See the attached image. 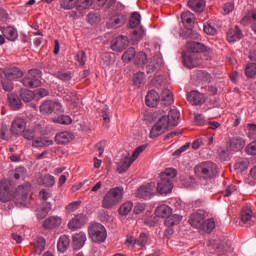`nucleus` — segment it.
<instances>
[{
  "instance_id": "1",
  "label": "nucleus",
  "mask_w": 256,
  "mask_h": 256,
  "mask_svg": "<svg viewBox=\"0 0 256 256\" xmlns=\"http://www.w3.org/2000/svg\"><path fill=\"white\" fill-rule=\"evenodd\" d=\"M31 191V184L26 182L16 188L15 193H13V185L7 179L0 182V201L2 203H7L11 201L14 197L16 203L20 205H27L29 201V192Z\"/></svg>"
},
{
  "instance_id": "2",
  "label": "nucleus",
  "mask_w": 256,
  "mask_h": 256,
  "mask_svg": "<svg viewBox=\"0 0 256 256\" xmlns=\"http://www.w3.org/2000/svg\"><path fill=\"white\" fill-rule=\"evenodd\" d=\"M179 123H181V114L179 111L177 109L170 110L167 115L159 117L158 121L150 131V138L157 139L159 135H163L168 129L177 127Z\"/></svg>"
},
{
  "instance_id": "3",
  "label": "nucleus",
  "mask_w": 256,
  "mask_h": 256,
  "mask_svg": "<svg viewBox=\"0 0 256 256\" xmlns=\"http://www.w3.org/2000/svg\"><path fill=\"white\" fill-rule=\"evenodd\" d=\"M177 177V170L167 168L160 174V181L157 185V193L160 195H169L173 191V181Z\"/></svg>"
},
{
  "instance_id": "4",
  "label": "nucleus",
  "mask_w": 256,
  "mask_h": 256,
  "mask_svg": "<svg viewBox=\"0 0 256 256\" xmlns=\"http://www.w3.org/2000/svg\"><path fill=\"white\" fill-rule=\"evenodd\" d=\"M125 195V189L122 186L111 188L103 197L102 207L103 209H113L117 207Z\"/></svg>"
},
{
  "instance_id": "5",
  "label": "nucleus",
  "mask_w": 256,
  "mask_h": 256,
  "mask_svg": "<svg viewBox=\"0 0 256 256\" xmlns=\"http://www.w3.org/2000/svg\"><path fill=\"white\" fill-rule=\"evenodd\" d=\"M194 173L200 179H211L217 175V164L206 161L195 166Z\"/></svg>"
},
{
  "instance_id": "6",
  "label": "nucleus",
  "mask_w": 256,
  "mask_h": 256,
  "mask_svg": "<svg viewBox=\"0 0 256 256\" xmlns=\"http://www.w3.org/2000/svg\"><path fill=\"white\" fill-rule=\"evenodd\" d=\"M129 26L131 29H134L132 32V41L138 43V41L143 39V35H145V31L141 27V14L133 12L130 16Z\"/></svg>"
},
{
  "instance_id": "7",
  "label": "nucleus",
  "mask_w": 256,
  "mask_h": 256,
  "mask_svg": "<svg viewBox=\"0 0 256 256\" xmlns=\"http://www.w3.org/2000/svg\"><path fill=\"white\" fill-rule=\"evenodd\" d=\"M88 233L93 243H105L107 240V229L101 223H94L88 228Z\"/></svg>"
},
{
  "instance_id": "8",
  "label": "nucleus",
  "mask_w": 256,
  "mask_h": 256,
  "mask_svg": "<svg viewBox=\"0 0 256 256\" xmlns=\"http://www.w3.org/2000/svg\"><path fill=\"white\" fill-rule=\"evenodd\" d=\"M40 112L43 115H62L65 113V108H63V104L59 101L46 100L40 105Z\"/></svg>"
},
{
  "instance_id": "9",
  "label": "nucleus",
  "mask_w": 256,
  "mask_h": 256,
  "mask_svg": "<svg viewBox=\"0 0 256 256\" xmlns=\"http://www.w3.org/2000/svg\"><path fill=\"white\" fill-rule=\"evenodd\" d=\"M41 71L39 69L29 70L26 76L22 79L24 87L35 89L41 85Z\"/></svg>"
},
{
  "instance_id": "10",
  "label": "nucleus",
  "mask_w": 256,
  "mask_h": 256,
  "mask_svg": "<svg viewBox=\"0 0 256 256\" xmlns=\"http://www.w3.org/2000/svg\"><path fill=\"white\" fill-rule=\"evenodd\" d=\"M155 183L151 182L140 186L137 190V197L140 199L149 200L155 195Z\"/></svg>"
},
{
  "instance_id": "11",
  "label": "nucleus",
  "mask_w": 256,
  "mask_h": 256,
  "mask_svg": "<svg viewBox=\"0 0 256 256\" xmlns=\"http://www.w3.org/2000/svg\"><path fill=\"white\" fill-rule=\"evenodd\" d=\"M129 47V38L127 36H118L111 41L110 48L116 53H123Z\"/></svg>"
},
{
  "instance_id": "12",
  "label": "nucleus",
  "mask_w": 256,
  "mask_h": 256,
  "mask_svg": "<svg viewBox=\"0 0 256 256\" xmlns=\"http://www.w3.org/2000/svg\"><path fill=\"white\" fill-rule=\"evenodd\" d=\"M27 127V122H25V119L23 118H17L14 121H12L10 133L12 137H19V135H23V132L25 131Z\"/></svg>"
},
{
  "instance_id": "13",
  "label": "nucleus",
  "mask_w": 256,
  "mask_h": 256,
  "mask_svg": "<svg viewBox=\"0 0 256 256\" xmlns=\"http://www.w3.org/2000/svg\"><path fill=\"white\" fill-rule=\"evenodd\" d=\"M240 219L245 227H251L256 221V217L253 216V211L249 207H244L242 209Z\"/></svg>"
},
{
  "instance_id": "14",
  "label": "nucleus",
  "mask_w": 256,
  "mask_h": 256,
  "mask_svg": "<svg viewBox=\"0 0 256 256\" xmlns=\"http://www.w3.org/2000/svg\"><path fill=\"white\" fill-rule=\"evenodd\" d=\"M127 23V16L123 14H115L110 18L107 25L110 29H119L122 25Z\"/></svg>"
},
{
  "instance_id": "15",
  "label": "nucleus",
  "mask_w": 256,
  "mask_h": 256,
  "mask_svg": "<svg viewBox=\"0 0 256 256\" xmlns=\"http://www.w3.org/2000/svg\"><path fill=\"white\" fill-rule=\"evenodd\" d=\"M245 148V138L241 136L233 137L230 140L229 149L232 151V153H239V151H242Z\"/></svg>"
},
{
  "instance_id": "16",
  "label": "nucleus",
  "mask_w": 256,
  "mask_h": 256,
  "mask_svg": "<svg viewBox=\"0 0 256 256\" xmlns=\"http://www.w3.org/2000/svg\"><path fill=\"white\" fill-rule=\"evenodd\" d=\"M187 99L191 105H203L207 98L205 97V94L200 93L198 91H191L187 95Z\"/></svg>"
},
{
  "instance_id": "17",
  "label": "nucleus",
  "mask_w": 256,
  "mask_h": 256,
  "mask_svg": "<svg viewBox=\"0 0 256 256\" xmlns=\"http://www.w3.org/2000/svg\"><path fill=\"white\" fill-rule=\"evenodd\" d=\"M126 243H128V245H138V247H147L149 236L145 233H141L138 238L131 236L127 238Z\"/></svg>"
},
{
  "instance_id": "18",
  "label": "nucleus",
  "mask_w": 256,
  "mask_h": 256,
  "mask_svg": "<svg viewBox=\"0 0 256 256\" xmlns=\"http://www.w3.org/2000/svg\"><path fill=\"white\" fill-rule=\"evenodd\" d=\"M243 38V32H241V29H239V26H235L234 28H231L227 32V41L229 43H237V41H241Z\"/></svg>"
},
{
  "instance_id": "19",
  "label": "nucleus",
  "mask_w": 256,
  "mask_h": 256,
  "mask_svg": "<svg viewBox=\"0 0 256 256\" xmlns=\"http://www.w3.org/2000/svg\"><path fill=\"white\" fill-rule=\"evenodd\" d=\"M203 221H205V213L203 212L194 213L189 219L190 225L195 227V229H201Z\"/></svg>"
},
{
  "instance_id": "20",
  "label": "nucleus",
  "mask_w": 256,
  "mask_h": 256,
  "mask_svg": "<svg viewBox=\"0 0 256 256\" xmlns=\"http://www.w3.org/2000/svg\"><path fill=\"white\" fill-rule=\"evenodd\" d=\"M27 176V168L23 166L16 167L11 173L12 181H24Z\"/></svg>"
},
{
  "instance_id": "21",
  "label": "nucleus",
  "mask_w": 256,
  "mask_h": 256,
  "mask_svg": "<svg viewBox=\"0 0 256 256\" xmlns=\"http://www.w3.org/2000/svg\"><path fill=\"white\" fill-rule=\"evenodd\" d=\"M73 133L69 131H64L56 134L55 136V142L58 145H65V143H70V141H73Z\"/></svg>"
},
{
  "instance_id": "22",
  "label": "nucleus",
  "mask_w": 256,
  "mask_h": 256,
  "mask_svg": "<svg viewBox=\"0 0 256 256\" xmlns=\"http://www.w3.org/2000/svg\"><path fill=\"white\" fill-rule=\"evenodd\" d=\"M183 63L188 69H195V67H199V65H201V61L197 58V55H184Z\"/></svg>"
},
{
  "instance_id": "23",
  "label": "nucleus",
  "mask_w": 256,
  "mask_h": 256,
  "mask_svg": "<svg viewBox=\"0 0 256 256\" xmlns=\"http://www.w3.org/2000/svg\"><path fill=\"white\" fill-rule=\"evenodd\" d=\"M62 223L61 217L57 216H51L48 219H46L42 226L44 229H57Z\"/></svg>"
},
{
  "instance_id": "24",
  "label": "nucleus",
  "mask_w": 256,
  "mask_h": 256,
  "mask_svg": "<svg viewBox=\"0 0 256 256\" xmlns=\"http://www.w3.org/2000/svg\"><path fill=\"white\" fill-rule=\"evenodd\" d=\"M85 225V216L82 214L76 215L69 223L68 227L72 231H76V229H81Z\"/></svg>"
},
{
  "instance_id": "25",
  "label": "nucleus",
  "mask_w": 256,
  "mask_h": 256,
  "mask_svg": "<svg viewBox=\"0 0 256 256\" xmlns=\"http://www.w3.org/2000/svg\"><path fill=\"white\" fill-rule=\"evenodd\" d=\"M186 49L189 53H203L208 50V48L199 42H188L186 44Z\"/></svg>"
},
{
  "instance_id": "26",
  "label": "nucleus",
  "mask_w": 256,
  "mask_h": 256,
  "mask_svg": "<svg viewBox=\"0 0 256 256\" xmlns=\"http://www.w3.org/2000/svg\"><path fill=\"white\" fill-rule=\"evenodd\" d=\"M22 76L23 71L17 67H10L4 70V77H6V79H12L13 81L14 79H21Z\"/></svg>"
},
{
  "instance_id": "27",
  "label": "nucleus",
  "mask_w": 256,
  "mask_h": 256,
  "mask_svg": "<svg viewBox=\"0 0 256 256\" xmlns=\"http://www.w3.org/2000/svg\"><path fill=\"white\" fill-rule=\"evenodd\" d=\"M182 23L186 29L193 27L195 25V14L191 11H186L181 15Z\"/></svg>"
},
{
  "instance_id": "28",
  "label": "nucleus",
  "mask_w": 256,
  "mask_h": 256,
  "mask_svg": "<svg viewBox=\"0 0 256 256\" xmlns=\"http://www.w3.org/2000/svg\"><path fill=\"white\" fill-rule=\"evenodd\" d=\"M159 93L155 90H150L146 95V105L148 107H156L159 103Z\"/></svg>"
},
{
  "instance_id": "29",
  "label": "nucleus",
  "mask_w": 256,
  "mask_h": 256,
  "mask_svg": "<svg viewBox=\"0 0 256 256\" xmlns=\"http://www.w3.org/2000/svg\"><path fill=\"white\" fill-rule=\"evenodd\" d=\"M175 99L173 98V92L165 88L161 93V104L162 105H173Z\"/></svg>"
},
{
  "instance_id": "30",
  "label": "nucleus",
  "mask_w": 256,
  "mask_h": 256,
  "mask_svg": "<svg viewBox=\"0 0 256 256\" xmlns=\"http://www.w3.org/2000/svg\"><path fill=\"white\" fill-rule=\"evenodd\" d=\"M87 241V236L84 232L77 233L73 236V247L74 249H81Z\"/></svg>"
},
{
  "instance_id": "31",
  "label": "nucleus",
  "mask_w": 256,
  "mask_h": 256,
  "mask_svg": "<svg viewBox=\"0 0 256 256\" xmlns=\"http://www.w3.org/2000/svg\"><path fill=\"white\" fill-rule=\"evenodd\" d=\"M188 7L196 13H203L205 10V0H189Z\"/></svg>"
},
{
  "instance_id": "32",
  "label": "nucleus",
  "mask_w": 256,
  "mask_h": 256,
  "mask_svg": "<svg viewBox=\"0 0 256 256\" xmlns=\"http://www.w3.org/2000/svg\"><path fill=\"white\" fill-rule=\"evenodd\" d=\"M173 209L167 205H161L156 208L155 215L156 217H162V218H168L170 215H172Z\"/></svg>"
},
{
  "instance_id": "33",
  "label": "nucleus",
  "mask_w": 256,
  "mask_h": 256,
  "mask_svg": "<svg viewBox=\"0 0 256 256\" xmlns=\"http://www.w3.org/2000/svg\"><path fill=\"white\" fill-rule=\"evenodd\" d=\"M8 103L14 111L19 110V108L23 105L21 103V98L17 94H9L8 95Z\"/></svg>"
},
{
  "instance_id": "34",
  "label": "nucleus",
  "mask_w": 256,
  "mask_h": 256,
  "mask_svg": "<svg viewBox=\"0 0 256 256\" xmlns=\"http://www.w3.org/2000/svg\"><path fill=\"white\" fill-rule=\"evenodd\" d=\"M135 160H133V158H129V157H125L123 159H121V161L118 163V172L119 173H125V171H127L128 167H131V165H133Z\"/></svg>"
},
{
  "instance_id": "35",
  "label": "nucleus",
  "mask_w": 256,
  "mask_h": 256,
  "mask_svg": "<svg viewBox=\"0 0 256 256\" xmlns=\"http://www.w3.org/2000/svg\"><path fill=\"white\" fill-rule=\"evenodd\" d=\"M53 145V140L37 137L32 140V147H49Z\"/></svg>"
},
{
  "instance_id": "36",
  "label": "nucleus",
  "mask_w": 256,
  "mask_h": 256,
  "mask_svg": "<svg viewBox=\"0 0 256 256\" xmlns=\"http://www.w3.org/2000/svg\"><path fill=\"white\" fill-rule=\"evenodd\" d=\"M71 243V241L69 240V236L67 235H63L59 238L58 240V251H60V253H65L66 249H69V244Z\"/></svg>"
},
{
  "instance_id": "37",
  "label": "nucleus",
  "mask_w": 256,
  "mask_h": 256,
  "mask_svg": "<svg viewBox=\"0 0 256 256\" xmlns=\"http://www.w3.org/2000/svg\"><path fill=\"white\" fill-rule=\"evenodd\" d=\"M63 99L64 101H67V103H71L74 107H77L78 105L79 98H77L75 92L69 90L65 91L63 93Z\"/></svg>"
},
{
  "instance_id": "38",
  "label": "nucleus",
  "mask_w": 256,
  "mask_h": 256,
  "mask_svg": "<svg viewBox=\"0 0 256 256\" xmlns=\"http://www.w3.org/2000/svg\"><path fill=\"white\" fill-rule=\"evenodd\" d=\"M215 229V220L213 218H209L202 222V226L200 227L201 231H205V233H211Z\"/></svg>"
},
{
  "instance_id": "39",
  "label": "nucleus",
  "mask_w": 256,
  "mask_h": 256,
  "mask_svg": "<svg viewBox=\"0 0 256 256\" xmlns=\"http://www.w3.org/2000/svg\"><path fill=\"white\" fill-rule=\"evenodd\" d=\"M133 210V203L131 201L124 202L119 208V215L122 217H127L128 213H131Z\"/></svg>"
},
{
  "instance_id": "40",
  "label": "nucleus",
  "mask_w": 256,
  "mask_h": 256,
  "mask_svg": "<svg viewBox=\"0 0 256 256\" xmlns=\"http://www.w3.org/2000/svg\"><path fill=\"white\" fill-rule=\"evenodd\" d=\"M181 219H183V217H181V215L179 214H174V215H170L166 220H165V225L167 227H173V225H179V223H181Z\"/></svg>"
},
{
  "instance_id": "41",
  "label": "nucleus",
  "mask_w": 256,
  "mask_h": 256,
  "mask_svg": "<svg viewBox=\"0 0 256 256\" xmlns=\"http://www.w3.org/2000/svg\"><path fill=\"white\" fill-rule=\"evenodd\" d=\"M22 133L24 139H26L27 141H33L37 137V128L31 127L28 129H24Z\"/></svg>"
},
{
  "instance_id": "42",
  "label": "nucleus",
  "mask_w": 256,
  "mask_h": 256,
  "mask_svg": "<svg viewBox=\"0 0 256 256\" xmlns=\"http://www.w3.org/2000/svg\"><path fill=\"white\" fill-rule=\"evenodd\" d=\"M78 3L79 0H60V7L66 11H69L71 9H75Z\"/></svg>"
},
{
  "instance_id": "43",
  "label": "nucleus",
  "mask_w": 256,
  "mask_h": 256,
  "mask_svg": "<svg viewBox=\"0 0 256 256\" xmlns=\"http://www.w3.org/2000/svg\"><path fill=\"white\" fill-rule=\"evenodd\" d=\"M160 65L159 62L157 61V58L152 57L149 60L148 65L146 66V71L147 73H155V71H157V69H159Z\"/></svg>"
},
{
  "instance_id": "44",
  "label": "nucleus",
  "mask_w": 256,
  "mask_h": 256,
  "mask_svg": "<svg viewBox=\"0 0 256 256\" xmlns=\"http://www.w3.org/2000/svg\"><path fill=\"white\" fill-rule=\"evenodd\" d=\"M249 167V160L246 158H240L236 163H235V169L236 171H240L243 173V171H246Z\"/></svg>"
},
{
  "instance_id": "45",
  "label": "nucleus",
  "mask_w": 256,
  "mask_h": 256,
  "mask_svg": "<svg viewBox=\"0 0 256 256\" xmlns=\"http://www.w3.org/2000/svg\"><path fill=\"white\" fill-rule=\"evenodd\" d=\"M184 39H193L194 41H200L201 40V35L194 31L192 27L187 28L183 35Z\"/></svg>"
},
{
  "instance_id": "46",
  "label": "nucleus",
  "mask_w": 256,
  "mask_h": 256,
  "mask_svg": "<svg viewBox=\"0 0 256 256\" xmlns=\"http://www.w3.org/2000/svg\"><path fill=\"white\" fill-rule=\"evenodd\" d=\"M34 249L37 255H41L45 251V238H37L34 243Z\"/></svg>"
},
{
  "instance_id": "47",
  "label": "nucleus",
  "mask_w": 256,
  "mask_h": 256,
  "mask_svg": "<svg viewBox=\"0 0 256 256\" xmlns=\"http://www.w3.org/2000/svg\"><path fill=\"white\" fill-rule=\"evenodd\" d=\"M136 53L135 48L130 47L123 53L122 60L125 63H129L132 59H135Z\"/></svg>"
},
{
  "instance_id": "48",
  "label": "nucleus",
  "mask_w": 256,
  "mask_h": 256,
  "mask_svg": "<svg viewBox=\"0 0 256 256\" xmlns=\"http://www.w3.org/2000/svg\"><path fill=\"white\" fill-rule=\"evenodd\" d=\"M49 211H51V204H44L40 210L37 212V219H45L47 215H49Z\"/></svg>"
},
{
  "instance_id": "49",
  "label": "nucleus",
  "mask_w": 256,
  "mask_h": 256,
  "mask_svg": "<svg viewBox=\"0 0 256 256\" xmlns=\"http://www.w3.org/2000/svg\"><path fill=\"white\" fill-rule=\"evenodd\" d=\"M5 35H6V39H8V41H17V37H19V34L13 27L6 28Z\"/></svg>"
},
{
  "instance_id": "50",
  "label": "nucleus",
  "mask_w": 256,
  "mask_h": 256,
  "mask_svg": "<svg viewBox=\"0 0 256 256\" xmlns=\"http://www.w3.org/2000/svg\"><path fill=\"white\" fill-rule=\"evenodd\" d=\"M246 77L253 79L256 76V63H249L245 69Z\"/></svg>"
},
{
  "instance_id": "51",
  "label": "nucleus",
  "mask_w": 256,
  "mask_h": 256,
  "mask_svg": "<svg viewBox=\"0 0 256 256\" xmlns=\"http://www.w3.org/2000/svg\"><path fill=\"white\" fill-rule=\"evenodd\" d=\"M133 81L136 87H140L141 85H143V83H145V73L144 72L136 73L133 77Z\"/></svg>"
},
{
  "instance_id": "52",
  "label": "nucleus",
  "mask_w": 256,
  "mask_h": 256,
  "mask_svg": "<svg viewBox=\"0 0 256 256\" xmlns=\"http://www.w3.org/2000/svg\"><path fill=\"white\" fill-rule=\"evenodd\" d=\"M91 5H93V0H78L76 8L78 11H83L84 9H89Z\"/></svg>"
},
{
  "instance_id": "53",
  "label": "nucleus",
  "mask_w": 256,
  "mask_h": 256,
  "mask_svg": "<svg viewBox=\"0 0 256 256\" xmlns=\"http://www.w3.org/2000/svg\"><path fill=\"white\" fill-rule=\"evenodd\" d=\"M72 121L71 117L67 115H60L54 119V123H60V125H71Z\"/></svg>"
},
{
  "instance_id": "54",
  "label": "nucleus",
  "mask_w": 256,
  "mask_h": 256,
  "mask_svg": "<svg viewBox=\"0 0 256 256\" xmlns=\"http://www.w3.org/2000/svg\"><path fill=\"white\" fill-rule=\"evenodd\" d=\"M4 91H13V80L7 77H3L1 80Z\"/></svg>"
},
{
  "instance_id": "55",
  "label": "nucleus",
  "mask_w": 256,
  "mask_h": 256,
  "mask_svg": "<svg viewBox=\"0 0 256 256\" xmlns=\"http://www.w3.org/2000/svg\"><path fill=\"white\" fill-rule=\"evenodd\" d=\"M20 96L22 101H24V103H29V101H31L35 97L33 92L29 90H22L20 93Z\"/></svg>"
},
{
  "instance_id": "56",
  "label": "nucleus",
  "mask_w": 256,
  "mask_h": 256,
  "mask_svg": "<svg viewBox=\"0 0 256 256\" xmlns=\"http://www.w3.org/2000/svg\"><path fill=\"white\" fill-rule=\"evenodd\" d=\"M204 33H206V35H216L217 28H215L211 22H208L207 24H204Z\"/></svg>"
},
{
  "instance_id": "57",
  "label": "nucleus",
  "mask_w": 256,
  "mask_h": 256,
  "mask_svg": "<svg viewBox=\"0 0 256 256\" xmlns=\"http://www.w3.org/2000/svg\"><path fill=\"white\" fill-rule=\"evenodd\" d=\"M42 183L45 187H53V185H55V177L47 174L43 177Z\"/></svg>"
},
{
  "instance_id": "58",
  "label": "nucleus",
  "mask_w": 256,
  "mask_h": 256,
  "mask_svg": "<svg viewBox=\"0 0 256 256\" xmlns=\"http://www.w3.org/2000/svg\"><path fill=\"white\" fill-rule=\"evenodd\" d=\"M217 155L223 161H227V159H229V150L226 147H219L217 150Z\"/></svg>"
},
{
  "instance_id": "59",
  "label": "nucleus",
  "mask_w": 256,
  "mask_h": 256,
  "mask_svg": "<svg viewBox=\"0 0 256 256\" xmlns=\"http://www.w3.org/2000/svg\"><path fill=\"white\" fill-rule=\"evenodd\" d=\"M135 63L136 65H145V63H147V54L144 52H139L136 55Z\"/></svg>"
},
{
  "instance_id": "60",
  "label": "nucleus",
  "mask_w": 256,
  "mask_h": 256,
  "mask_svg": "<svg viewBox=\"0 0 256 256\" xmlns=\"http://www.w3.org/2000/svg\"><path fill=\"white\" fill-rule=\"evenodd\" d=\"M147 149V145H141L138 146L132 153V158L133 161H135L137 159V157H139V155H141V153H143V151H145Z\"/></svg>"
},
{
  "instance_id": "61",
  "label": "nucleus",
  "mask_w": 256,
  "mask_h": 256,
  "mask_svg": "<svg viewBox=\"0 0 256 256\" xmlns=\"http://www.w3.org/2000/svg\"><path fill=\"white\" fill-rule=\"evenodd\" d=\"M247 155H256V141L251 142L245 148Z\"/></svg>"
},
{
  "instance_id": "62",
  "label": "nucleus",
  "mask_w": 256,
  "mask_h": 256,
  "mask_svg": "<svg viewBox=\"0 0 256 256\" xmlns=\"http://www.w3.org/2000/svg\"><path fill=\"white\" fill-rule=\"evenodd\" d=\"M76 59L79 65H85V63H87V56L85 55V51H79L77 53Z\"/></svg>"
},
{
  "instance_id": "63",
  "label": "nucleus",
  "mask_w": 256,
  "mask_h": 256,
  "mask_svg": "<svg viewBox=\"0 0 256 256\" xmlns=\"http://www.w3.org/2000/svg\"><path fill=\"white\" fill-rule=\"evenodd\" d=\"M57 77L61 81H65V82L71 81V79H72L71 72H58Z\"/></svg>"
},
{
  "instance_id": "64",
  "label": "nucleus",
  "mask_w": 256,
  "mask_h": 256,
  "mask_svg": "<svg viewBox=\"0 0 256 256\" xmlns=\"http://www.w3.org/2000/svg\"><path fill=\"white\" fill-rule=\"evenodd\" d=\"M248 18L252 20V30L256 33V12H252L248 16L244 17V20Z\"/></svg>"
}]
</instances>
